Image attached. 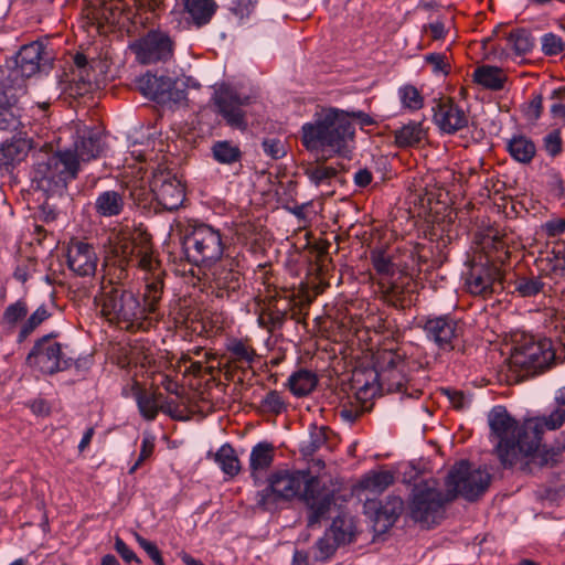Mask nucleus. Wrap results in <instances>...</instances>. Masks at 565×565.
Wrapping results in <instances>:
<instances>
[{"instance_id":"32","label":"nucleus","mask_w":565,"mask_h":565,"mask_svg":"<svg viewBox=\"0 0 565 565\" xmlns=\"http://www.w3.org/2000/svg\"><path fill=\"white\" fill-rule=\"evenodd\" d=\"M157 266H159V262L156 259ZM158 267H156L153 273V277L151 279L146 278V289L143 292V303L142 307L146 309V317L151 318V315L156 313L158 303L161 300L163 294V281L161 279V273H157Z\"/></svg>"},{"instance_id":"16","label":"nucleus","mask_w":565,"mask_h":565,"mask_svg":"<svg viewBox=\"0 0 565 565\" xmlns=\"http://www.w3.org/2000/svg\"><path fill=\"white\" fill-rule=\"evenodd\" d=\"M130 49L139 63L148 65L170 60L173 55L174 42L167 32L156 29L135 41Z\"/></svg>"},{"instance_id":"48","label":"nucleus","mask_w":565,"mask_h":565,"mask_svg":"<svg viewBox=\"0 0 565 565\" xmlns=\"http://www.w3.org/2000/svg\"><path fill=\"white\" fill-rule=\"evenodd\" d=\"M286 320V311L276 307H267L262 309L257 318V323L260 328L267 330L269 333L280 329Z\"/></svg>"},{"instance_id":"27","label":"nucleus","mask_w":565,"mask_h":565,"mask_svg":"<svg viewBox=\"0 0 565 565\" xmlns=\"http://www.w3.org/2000/svg\"><path fill=\"white\" fill-rule=\"evenodd\" d=\"M172 81L173 78L169 76L147 73L138 79V87L143 96L162 104Z\"/></svg>"},{"instance_id":"20","label":"nucleus","mask_w":565,"mask_h":565,"mask_svg":"<svg viewBox=\"0 0 565 565\" xmlns=\"http://www.w3.org/2000/svg\"><path fill=\"white\" fill-rule=\"evenodd\" d=\"M66 265L78 277H92L97 270L99 257L96 248L84 241L72 238L66 247Z\"/></svg>"},{"instance_id":"18","label":"nucleus","mask_w":565,"mask_h":565,"mask_svg":"<svg viewBox=\"0 0 565 565\" xmlns=\"http://www.w3.org/2000/svg\"><path fill=\"white\" fill-rule=\"evenodd\" d=\"M424 331L427 339L444 352L452 351L463 335L460 321L449 315L428 318L424 324Z\"/></svg>"},{"instance_id":"28","label":"nucleus","mask_w":565,"mask_h":565,"mask_svg":"<svg viewBox=\"0 0 565 565\" xmlns=\"http://www.w3.org/2000/svg\"><path fill=\"white\" fill-rule=\"evenodd\" d=\"M103 151V140L98 132L88 130L79 137L75 142L73 153L77 157L78 163L81 161L87 162L99 157Z\"/></svg>"},{"instance_id":"30","label":"nucleus","mask_w":565,"mask_h":565,"mask_svg":"<svg viewBox=\"0 0 565 565\" xmlns=\"http://www.w3.org/2000/svg\"><path fill=\"white\" fill-rule=\"evenodd\" d=\"M318 385V376L313 371L299 369L290 374L286 386L296 397L309 395Z\"/></svg>"},{"instance_id":"50","label":"nucleus","mask_w":565,"mask_h":565,"mask_svg":"<svg viewBox=\"0 0 565 565\" xmlns=\"http://www.w3.org/2000/svg\"><path fill=\"white\" fill-rule=\"evenodd\" d=\"M50 312L47 308L42 305L40 306L21 326L18 334V342L21 343L49 317Z\"/></svg>"},{"instance_id":"46","label":"nucleus","mask_w":565,"mask_h":565,"mask_svg":"<svg viewBox=\"0 0 565 565\" xmlns=\"http://www.w3.org/2000/svg\"><path fill=\"white\" fill-rule=\"evenodd\" d=\"M214 159L223 164H232L241 160L242 151L231 141H216L212 147Z\"/></svg>"},{"instance_id":"6","label":"nucleus","mask_w":565,"mask_h":565,"mask_svg":"<svg viewBox=\"0 0 565 565\" xmlns=\"http://www.w3.org/2000/svg\"><path fill=\"white\" fill-rule=\"evenodd\" d=\"M450 502L436 479L429 478L414 484L407 501V514L423 527L429 529L440 522L445 504Z\"/></svg>"},{"instance_id":"1","label":"nucleus","mask_w":565,"mask_h":565,"mask_svg":"<svg viewBox=\"0 0 565 565\" xmlns=\"http://www.w3.org/2000/svg\"><path fill=\"white\" fill-rule=\"evenodd\" d=\"M143 271L157 267L152 248L147 243H137L125 234L109 238V247L104 263L100 292L96 300L102 316L121 330L129 332L147 331L153 326L152 318L146 317L138 294L126 289L122 282L129 276V267Z\"/></svg>"},{"instance_id":"44","label":"nucleus","mask_w":565,"mask_h":565,"mask_svg":"<svg viewBox=\"0 0 565 565\" xmlns=\"http://www.w3.org/2000/svg\"><path fill=\"white\" fill-rule=\"evenodd\" d=\"M394 482L391 471H374L362 478L360 487L373 493H381Z\"/></svg>"},{"instance_id":"33","label":"nucleus","mask_w":565,"mask_h":565,"mask_svg":"<svg viewBox=\"0 0 565 565\" xmlns=\"http://www.w3.org/2000/svg\"><path fill=\"white\" fill-rule=\"evenodd\" d=\"M472 77L475 83L490 90H501L507 82L503 71L490 65L477 67Z\"/></svg>"},{"instance_id":"54","label":"nucleus","mask_w":565,"mask_h":565,"mask_svg":"<svg viewBox=\"0 0 565 565\" xmlns=\"http://www.w3.org/2000/svg\"><path fill=\"white\" fill-rule=\"evenodd\" d=\"M561 448L540 449L533 452L530 457H525L526 465H535L539 467L554 466L559 461Z\"/></svg>"},{"instance_id":"64","label":"nucleus","mask_w":565,"mask_h":565,"mask_svg":"<svg viewBox=\"0 0 565 565\" xmlns=\"http://www.w3.org/2000/svg\"><path fill=\"white\" fill-rule=\"evenodd\" d=\"M441 392L447 396L454 408L461 411L468 406V399L461 391L443 388Z\"/></svg>"},{"instance_id":"11","label":"nucleus","mask_w":565,"mask_h":565,"mask_svg":"<svg viewBox=\"0 0 565 565\" xmlns=\"http://www.w3.org/2000/svg\"><path fill=\"white\" fill-rule=\"evenodd\" d=\"M73 361L74 355L68 351V347L53 341L51 334L39 339L26 356V363L44 374L64 371Z\"/></svg>"},{"instance_id":"26","label":"nucleus","mask_w":565,"mask_h":565,"mask_svg":"<svg viewBox=\"0 0 565 565\" xmlns=\"http://www.w3.org/2000/svg\"><path fill=\"white\" fill-rule=\"evenodd\" d=\"M22 108L14 95L0 88V129L15 130L21 126Z\"/></svg>"},{"instance_id":"34","label":"nucleus","mask_w":565,"mask_h":565,"mask_svg":"<svg viewBox=\"0 0 565 565\" xmlns=\"http://www.w3.org/2000/svg\"><path fill=\"white\" fill-rule=\"evenodd\" d=\"M135 12L128 17L134 25H152L158 17L157 11L162 6V0H132Z\"/></svg>"},{"instance_id":"45","label":"nucleus","mask_w":565,"mask_h":565,"mask_svg":"<svg viewBox=\"0 0 565 565\" xmlns=\"http://www.w3.org/2000/svg\"><path fill=\"white\" fill-rule=\"evenodd\" d=\"M543 262H546V269L551 274L565 277V244L563 242L555 243L547 252L546 258L541 259V263Z\"/></svg>"},{"instance_id":"52","label":"nucleus","mask_w":565,"mask_h":565,"mask_svg":"<svg viewBox=\"0 0 565 565\" xmlns=\"http://www.w3.org/2000/svg\"><path fill=\"white\" fill-rule=\"evenodd\" d=\"M259 408L264 413L279 415L287 411V403L281 393L271 390L262 398Z\"/></svg>"},{"instance_id":"23","label":"nucleus","mask_w":565,"mask_h":565,"mask_svg":"<svg viewBox=\"0 0 565 565\" xmlns=\"http://www.w3.org/2000/svg\"><path fill=\"white\" fill-rule=\"evenodd\" d=\"M31 148V141L22 137H13L2 142L0 147V170L11 172L24 161Z\"/></svg>"},{"instance_id":"17","label":"nucleus","mask_w":565,"mask_h":565,"mask_svg":"<svg viewBox=\"0 0 565 565\" xmlns=\"http://www.w3.org/2000/svg\"><path fill=\"white\" fill-rule=\"evenodd\" d=\"M555 352L548 339L534 340L532 337L524 338L521 343L514 347L511 354V363L525 370H542L554 361Z\"/></svg>"},{"instance_id":"36","label":"nucleus","mask_w":565,"mask_h":565,"mask_svg":"<svg viewBox=\"0 0 565 565\" xmlns=\"http://www.w3.org/2000/svg\"><path fill=\"white\" fill-rule=\"evenodd\" d=\"M124 206V198L116 191H104L99 193L95 202L96 212L105 217L119 215Z\"/></svg>"},{"instance_id":"42","label":"nucleus","mask_w":565,"mask_h":565,"mask_svg":"<svg viewBox=\"0 0 565 565\" xmlns=\"http://www.w3.org/2000/svg\"><path fill=\"white\" fill-rule=\"evenodd\" d=\"M328 532L342 545L350 543L353 540L355 526L351 518L338 515L333 519Z\"/></svg>"},{"instance_id":"13","label":"nucleus","mask_w":565,"mask_h":565,"mask_svg":"<svg viewBox=\"0 0 565 565\" xmlns=\"http://www.w3.org/2000/svg\"><path fill=\"white\" fill-rule=\"evenodd\" d=\"M212 273L211 288L216 298L235 300L241 291L243 278V259L236 255H226Z\"/></svg>"},{"instance_id":"47","label":"nucleus","mask_w":565,"mask_h":565,"mask_svg":"<svg viewBox=\"0 0 565 565\" xmlns=\"http://www.w3.org/2000/svg\"><path fill=\"white\" fill-rule=\"evenodd\" d=\"M74 64L79 71V74H78L79 81H78V83L71 84L70 92L72 95L82 96V95H85L86 93L90 92V89L93 87V81L89 77V75L86 74L84 76V73H86V67L88 64L87 57L82 53H77L74 56Z\"/></svg>"},{"instance_id":"43","label":"nucleus","mask_w":565,"mask_h":565,"mask_svg":"<svg viewBox=\"0 0 565 565\" xmlns=\"http://www.w3.org/2000/svg\"><path fill=\"white\" fill-rule=\"evenodd\" d=\"M235 362L252 364L256 358V351L247 339H231L226 345Z\"/></svg>"},{"instance_id":"61","label":"nucleus","mask_w":565,"mask_h":565,"mask_svg":"<svg viewBox=\"0 0 565 565\" xmlns=\"http://www.w3.org/2000/svg\"><path fill=\"white\" fill-rule=\"evenodd\" d=\"M262 147L265 154L273 160L281 159L286 154L285 145L277 138L265 139L262 143Z\"/></svg>"},{"instance_id":"59","label":"nucleus","mask_w":565,"mask_h":565,"mask_svg":"<svg viewBox=\"0 0 565 565\" xmlns=\"http://www.w3.org/2000/svg\"><path fill=\"white\" fill-rule=\"evenodd\" d=\"M135 539L139 546L148 554V556L156 565H166L161 552L153 542L148 541L138 533H135Z\"/></svg>"},{"instance_id":"2","label":"nucleus","mask_w":565,"mask_h":565,"mask_svg":"<svg viewBox=\"0 0 565 565\" xmlns=\"http://www.w3.org/2000/svg\"><path fill=\"white\" fill-rule=\"evenodd\" d=\"M354 135L350 113L335 107H322L301 126V143L310 152L347 156Z\"/></svg>"},{"instance_id":"22","label":"nucleus","mask_w":565,"mask_h":565,"mask_svg":"<svg viewBox=\"0 0 565 565\" xmlns=\"http://www.w3.org/2000/svg\"><path fill=\"white\" fill-rule=\"evenodd\" d=\"M364 513L374 523L379 532H385L394 525L404 510L401 497L388 495L384 502L376 499H366L363 504Z\"/></svg>"},{"instance_id":"7","label":"nucleus","mask_w":565,"mask_h":565,"mask_svg":"<svg viewBox=\"0 0 565 565\" xmlns=\"http://www.w3.org/2000/svg\"><path fill=\"white\" fill-rule=\"evenodd\" d=\"M309 469L278 470L268 477V484L256 493L257 505L265 511L276 510L281 502L299 499Z\"/></svg>"},{"instance_id":"60","label":"nucleus","mask_w":565,"mask_h":565,"mask_svg":"<svg viewBox=\"0 0 565 565\" xmlns=\"http://www.w3.org/2000/svg\"><path fill=\"white\" fill-rule=\"evenodd\" d=\"M544 149L548 156L555 158L563 150V140L559 130H553L544 137Z\"/></svg>"},{"instance_id":"19","label":"nucleus","mask_w":565,"mask_h":565,"mask_svg":"<svg viewBox=\"0 0 565 565\" xmlns=\"http://www.w3.org/2000/svg\"><path fill=\"white\" fill-rule=\"evenodd\" d=\"M502 271L493 263H473L466 275V288L475 296L488 297L501 287Z\"/></svg>"},{"instance_id":"40","label":"nucleus","mask_w":565,"mask_h":565,"mask_svg":"<svg viewBox=\"0 0 565 565\" xmlns=\"http://www.w3.org/2000/svg\"><path fill=\"white\" fill-rule=\"evenodd\" d=\"M565 423V408L557 407L548 415L536 416L530 418L529 427L533 429H540L542 435L546 430H556L561 428Z\"/></svg>"},{"instance_id":"35","label":"nucleus","mask_w":565,"mask_h":565,"mask_svg":"<svg viewBox=\"0 0 565 565\" xmlns=\"http://www.w3.org/2000/svg\"><path fill=\"white\" fill-rule=\"evenodd\" d=\"M132 394L140 415L146 420H154L160 411L158 405V395L141 388L137 382L132 386Z\"/></svg>"},{"instance_id":"51","label":"nucleus","mask_w":565,"mask_h":565,"mask_svg":"<svg viewBox=\"0 0 565 565\" xmlns=\"http://www.w3.org/2000/svg\"><path fill=\"white\" fill-rule=\"evenodd\" d=\"M28 315V306L24 300H18L9 305L1 317L0 323L10 329L14 328Z\"/></svg>"},{"instance_id":"56","label":"nucleus","mask_w":565,"mask_h":565,"mask_svg":"<svg viewBox=\"0 0 565 565\" xmlns=\"http://www.w3.org/2000/svg\"><path fill=\"white\" fill-rule=\"evenodd\" d=\"M326 444H327L326 429L323 427L315 428V430L311 431L309 439L307 441L302 443L300 451L305 457H309V456L315 455Z\"/></svg>"},{"instance_id":"15","label":"nucleus","mask_w":565,"mask_h":565,"mask_svg":"<svg viewBox=\"0 0 565 565\" xmlns=\"http://www.w3.org/2000/svg\"><path fill=\"white\" fill-rule=\"evenodd\" d=\"M158 204L164 210H178L184 202L185 189L182 181L170 169L158 166L149 182Z\"/></svg>"},{"instance_id":"9","label":"nucleus","mask_w":565,"mask_h":565,"mask_svg":"<svg viewBox=\"0 0 565 565\" xmlns=\"http://www.w3.org/2000/svg\"><path fill=\"white\" fill-rule=\"evenodd\" d=\"M491 475L486 469H472L471 465L461 460L449 470L445 484L449 501L462 497L468 501L477 500L490 486Z\"/></svg>"},{"instance_id":"58","label":"nucleus","mask_w":565,"mask_h":565,"mask_svg":"<svg viewBox=\"0 0 565 565\" xmlns=\"http://www.w3.org/2000/svg\"><path fill=\"white\" fill-rule=\"evenodd\" d=\"M340 545L341 544L335 541V539L328 532V530L316 543L317 550L319 551L320 557L322 559H327L332 556Z\"/></svg>"},{"instance_id":"14","label":"nucleus","mask_w":565,"mask_h":565,"mask_svg":"<svg viewBox=\"0 0 565 565\" xmlns=\"http://www.w3.org/2000/svg\"><path fill=\"white\" fill-rule=\"evenodd\" d=\"M214 110L227 126L244 130L247 127L244 108L252 103L249 96L241 95L235 88L222 85L215 89L212 97Z\"/></svg>"},{"instance_id":"31","label":"nucleus","mask_w":565,"mask_h":565,"mask_svg":"<svg viewBox=\"0 0 565 565\" xmlns=\"http://www.w3.org/2000/svg\"><path fill=\"white\" fill-rule=\"evenodd\" d=\"M507 151L513 160L527 164L532 162L536 154V146L526 136L514 135L507 142Z\"/></svg>"},{"instance_id":"63","label":"nucleus","mask_w":565,"mask_h":565,"mask_svg":"<svg viewBox=\"0 0 565 565\" xmlns=\"http://www.w3.org/2000/svg\"><path fill=\"white\" fill-rule=\"evenodd\" d=\"M115 550L126 563L141 564L140 558L119 536L115 539Z\"/></svg>"},{"instance_id":"4","label":"nucleus","mask_w":565,"mask_h":565,"mask_svg":"<svg viewBox=\"0 0 565 565\" xmlns=\"http://www.w3.org/2000/svg\"><path fill=\"white\" fill-rule=\"evenodd\" d=\"M371 260L387 303L399 309L411 307L416 300V286L412 277L398 270L391 257L382 249L373 250Z\"/></svg>"},{"instance_id":"49","label":"nucleus","mask_w":565,"mask_h":565,"mask_svg":"<svg viewBox=\"0 0 565 565\" xmlns=\"http://www.w3.org/2000/svg\"><path fill=\"white\" fill-rule=\"evenodd\" d=\"M397 94L404 109L416 111L424 107V97L414 85L405 84L401 86Z\"/></svg>"},{"instance_id":"12","label":"nucleus","mask_w":565,"mask_h":565,"mask_svg":"<svg viewBox=\"0 0 565 565\" xmlns=\"http://www.w3.org/2000/svg\"><path fill=\"white\" fill-rule=\"evenodd\" d=\"M529 424L530 418L518 426L510 443L503 441L495 446V454L504 468L513 467L539 450L543 435L539 428H530Z\"/></svg>"},{"instance_id":"37","label":"nucleus","mask_w":565,"mask_h":565,"mask_svg":"<svg viewBox=\"0 0 565 565\" xmlns=\"http://www.w3.org/2000/svg\"><path fill=\"white\" fill-rule=\"evenodd\" d=\"M425 130L422 122L409 121L399 129L395 130V143L398 147H415L425 138Z\"/></svg>"},{"instance_id":"62","label":"nucleus","mask_w":565,"mask_h":565,"mask_svg":"<svg viewBox=\"0 0 565 565\" xmlns=\"http://www.w3.org/2000/svg\"><path fill=\"white\" fill-rule=\"evenodd\" d=\"M257 0H230V10L239 19L248 18L254 11Z\"/></svg>"},{"instance_id":"3","label":"nucleus","mask_w":565,"mask_h":565,"mask_svg":"<svg viewBox=\"0 0 565 565\" xmlns=\"http://www.w3.org/2000/svg\"><path fill=\"white\" fill-rule=\"evenodd\" d=\"M407 362L393 351H384L379 358V367L356 371L353 383L358 394L367 398L382 392H402L408 381Z\"/></svg>"},{"instance_id":"25","label":"nucleus","mask_w":565,"mask_h":565,"mask_svg":"<svg viewBox=\"0 0 565 565\" xmlns=\"http://www.w3.org/2000/svg\"><path fill=\"white\" fill-rule=\"evenodd\" d=\"M44 46L41 42H32L23 45L17 55V67L22 76L31 77L41 68Z\"/></svg>"},{"instance_id":"39","label":"nucleus","mask_w":565,"mask_h":565,"mask_svg":"<svg viewBox=\"0 0 565 565\" xmlns=\"http://www.w3.org/2000/svg\"><path fill=\"white\" fill-rule=\"evenodd\" d=\"M184 6L196 25L207 23L216 8L213 0H184Z\"/></svg>"},{"instance_id":"38","label":"nucleus","mask_w":565,"mask_h":565,"mask_svg":"<svg viewBox=\"0 0 565 565\" xmlns=\"http://www.w3.org/2000/svg\"><path fill=\"white\" fill-rule=\"evenodd\" d=\"M214 460L221 470L230 477H235L241 471L239 459L230 444L220 447L214 455Z\"/></svg>"},{"instance_id":"57","label":"nucleus","mask_w":565,"mask_h":565,"mask_svg":"<svg viewBox=\"0 0 565 565\" xmlns=\"http://www.w3.org/2000/svg\"><path fill=\"white\" fill-rule=\"evenodd\" d=\"M542 51L547 56L558 55L565 49L563 39L554 33H546L542 36Z\"/></svg>"},{"instance_id":"10","label":"nucleus","mask_w":565,"mask_h":565,"mask_svg":"<svg viewBox=\"0 0 565 565\" xmlns=\"http://www.w3.org/2000/svg\"><path fill=\"white\" fill-rule=\"evenodd\" d=\"M298 501L306 509L307 526L315 527L328 516L335 502V494L330 486L309 470Z\"/></svg>"},{"instance_id":"24","label":"nucleus","mask_w":565,"mask_h":565,"mask_svg":"<svg viewBox=\"0 0 565 565\" xmlns=\"http://www.w3.org/2000/svg\"><path fill=\"white\" fill-rule=\"evenodd\" d=\"M488 420L491 431L499 439L498 444L510 443L519 426L518 422L502 406L492 408Z\"/></svg>"},{"instance_id":"5","label":"nucleus","mask_w":565,"mask_h":565,"mask_svg":"<svg viewBox=\"0 0 565 565\" xmlns=\"http://www.w3.org/2000/svg\"><path fill=\"white\" fill-rule=\"evenodd\" d=\"M182 247L188 263L199 268L211 269L224 258L222 233L205 223L194 224L185 231Z\"/></svg>"},{"instance_id":"41","label":"nucleus","mask_w":565,"mask_h":565,"mask_svg":"<svg viewBox=\"0 0 565 565\" xmlns=\"http://www.w3.org/2000/svg\"><path fill=\"white\" fill-rule=\"evenodd\" d=\"M507 45L516 55L521 56L530 53L533 50L535 40L527 30L516 29L511 31L507 36Z\"/></svg>"},{"instance_id":"8","label":"nucleus","mask_w":565,"mask_h":565,"mask_svg":"<svg viewBox=\"0 0 565 565\" xmlns=\"http://www.w3.org/2000/svg\"><path fill=\"white\" fill-rule=\"evenodd\" d=\"M78 160L73 150L57 151L45 161L38 162L33 172V180L38 186L46 192L66 188L67 183L78 174Z\"/></svg>"},{"instance_id":"29","label":"nucleus","mask_w":565,"mask_h":565,"mask_svg":"<svg viewBox=\"0 0 565 565\" xmlns=\"http://www.w3.org/2000/svg\"><path fill=\"white\" fill-rule=\"evenodd\" d=\"M275 447L268 441L256 444L249 455V469L252 477L256 480L258 473L266 471L273 463Z\"/></svg>"},{"instance_id":"55","label":"nucleus","mask_w":565,"mask_h":565,"mask_svg":"<svg viewBox=\"0 0 565 565\" xmlns=\"http://www.w3.org/2000/svg\"><path fill=\"white\" fill-rule=\"evenodd\" d=\"M338 174L335 168L328 166H316L306 170V175L316 186L330 184V181Z\"/></svg>"},{"instance_id":"53","label":"nucleus","mask_w":565,"mask_h":565,"mask_svg":"<svg viewBox=\"0 0 565 565\" xmlns=\"http://www.w3.org/2000/svg\"><path fill=\"white\" fill-rule=\"evenodd\" d=\"M544 288L540 277H519L514 282V291L521 297H534Z\"/></svg>"},{"instance_id":"21","label":"nucleus","mask_w":565,"mask_h":565,"mask_svg":"<svg viewBox=\"0 0 565 565\" xmlns=\"http://www.w3.org/2000/svg\"><path fill=\"white\" fill-rule=\"evenodd\" d=\"M433 111V121L443 134L455 135L469 125L468 111L450 97L440 98Z\"/></svg>"}]
</instances>
